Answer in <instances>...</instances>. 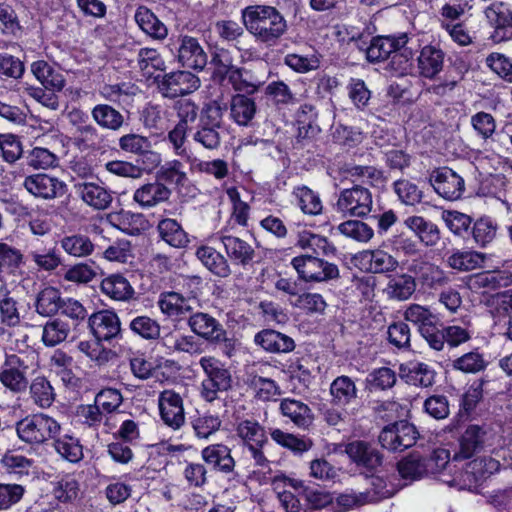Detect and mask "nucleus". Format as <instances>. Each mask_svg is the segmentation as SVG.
<instances>
[{"mask_svg":"<svg viewBox=\"0 0 512 512\" xmlns=\"http://www.w3.org/2000/svg\"><path fill=\"white\" fill-rule=\"evenodd\" d=\"M426 475L441 474L440 480L449 486L459 489L470 488L475 485L485 473H492L499 467L498 461L492 458L475 459L466 464V468L455 472L453 476H446L442 472L445 469L452 470L450 464V453L446 449H436L428 457H424Z\"/></svg>","mask_w":512,"mask_h":512,"instance_id":"1","label":"nucleus"},{"mask_svg":"<svg viewBox=\"0 0 512 512\" xmlns=\"http://www.w3.org/2000/svg\"><path fill=\"white\" fill-rule=\"evenodd\" d=\"M241 20L256 42L275 46L286 34L288 25L283 14L269 5H250L242 9Z\"/></svg>","mask_w":512,"mask_h":512,"instance_id":"2","label":"nucleus"},{"mask_svg":"<svg viewBox=\"0 0 512 512\" xmlns=\"http://www.w3.org/2000/svg\"><path fill=\"white\" fill-rule=\"evenodd\" d=\"M417 46L418 40L409 38L405 33L398 37L378 36L374 37L367 47L366 58L369 62H380L389 58L392 53H395L392 62L395 63L396 59L399 58L401 64L399 69L401 72H404L411 65L410 61Z\"/></svg>","mask_w":512,"mask_h":512,"instance_id":"3","label":"nucleus"},{"mask_svg":"<svg viewBox=\"0 0 512 512\" xmlns=\"http://www.w3.org/2000/svg\"><path fill=\"white\" fill-rule=\"evenodd\" d=\"M61 430V424L45 413L26 416L16 423L17 436L30 445L44 444L53 440Z\"/></svg>","mask_w":512,"mask_h":512,"instance_id":"4","label":"nucleus"},{"mask_svg":"<svg viewBox=\"0 0 512 512\" xmlns=\"http://www.w3.org/2000/svg\"><path fill=\"white\" fill-rule=\"evenodd\" d=\"M199 365L205 374L201 383V396L206 401H214L219 392L231 388V373L221 360L214 356H203L199 360Z\"/></svg>","mask_w":512,"mask_h":512,"instance_id":"5","label":"nucleus"},{"mask_svg":"<svg viewBox=\"0 0 512 512\" xmlns=\"http://www.w3.org/2000/svg\"><path fill=\"white\" fill-rule=\"evenodd\" d=\"M299 278L306 283H321L337 279L340 276L336 264L325 261L317 256L301 255L291 261Z\"/></svg>","mask_w":512,"mask_h":512,"instance_id":"6","label":"nucleus"},{"mask_svg":"<svg viewBox=\"0 0 512 512\" xmlns=\"http://www.w3.org/2000/svg\"><path fill=\"white\" fill-rule=\"evenodd\" d=\"M372 194L361 185L343 189L338 195L335 209L345 217L363 218L372 210Z\"/></svg>","mask_w":512,"mask_h":512,"instance_id":"7","label":"nucleus"},{"mask_svg":"<svg viewBox=\"0 0 512 512\" xmlns=\"http://www.w3.org/2000/svg\"><path fill=\"white\" fill-rule=\"evenodd\" d=\"M419 437L416 427L407 422L399 421L385 426L379 434V443L389 451H403L412 447Z\"/></svg>","mask_w":512,"mask_h":512,"instance_id":"8","label":"nucleus"},{"mask_svg":"<svg viewBox=\"0 0 512 512\" xmlns=\"http://www.w3.org/2000/svg\"><path fill=\"white\" fill-rule=\"evenodd\" d=\"M354 262L362 271L374 274L394 272L399 266L396 257L382 248L363 250L354 256Z\"/></svg>","mask_w":512,"mask_h":512,"instance_id":"9","label":"nucleus"},{"mask_svg":"<svg viewBox=\"0 0 512 512\" xmlns=\"http://www.w3.org/2000/svg\"><path fill=\"white\" fill-rule=\"evenodd\" d=\"M89 328L98 342H111L121 336V322L114 311L101 310L90 315Z\"/></svg>","mask_w":512,"mask_h":512,"instance_id":"10","label":"nucleus"},{"mask_svg":"<svg viewBox=\"0 0 512 512\" xmlns=\"http://www.w3.org/2000/svg\"><path fill=\"white\" fill-rule=\"evenodd\" d=\"M430 182L434 190L447 200L459 199L465 189L463 178L448 167L434 170L430 175Z\"/></svg>","mask_w":512,"mask_h":512,"instance_id":"11","label":"nucleus"},{"mask_svg":"<svg viewBox=\"0 0 512 512\" xmlns=\"http://www.w3.org/2000/svg\"><path fill=\"white\" fill-rule=\"evenodd\" d=\"M161 420L173 430L180 429L185 423L183 399L173 390H164L158 398Z\"/></svg>","mask_w":512,"mask_h":512,"instance_id":"12","label":"nucleus"},{"mask_svg":"<svg viewBox=\"0 0 512 512\" xmlns=\"http://www.w3.org/2000/svg\"><path fill=\"white\" fill-rule=\"evenodd\" d=\"M197 301L175 291H165L159 295L157 305L160 311L173 321H182L190 316Z\"/></svg>","mask_w":512,"mask_h":512,"instance_id":"13","label":"nucleus"},{"mask_svg":"<svg viewBox=\"0 0 512 512\" xmlns=\"http://www.w3.org/2000/svg\"><path fill=\"white\" fill-rule=\"evenodd\" d=\"M177 43V59L183 67L198 71L205 68L208 57L197 38L180 35Z\"/></svg>","mask_w":512,"mask_h":512,"instance_id":"14","label":"nucleus"},{"mask_svg":"<svg viewBox=\"0 0 512 512\" xmlns=\"http://www.w3.org/2000/svg\"><path fill=\"white\" fill-rule=\"evenodd\" d=\"M200 87V79L189 71H176L166 74L159 83L164 96L175 98L190 94Z\"/></svg>","mask_w":512,"mask_h":512,"instance_id":"15","label":"nucleus"},{"mask_svg":"<svg viewBox=\"0 0 512 512\" xmlns=\"http://www.w3.org/2000/svg\"><path fill=\"white\" fill-rule=\"evenodd\" d=\"M492 434L478 425H470L459 439V450L454 459H468L491 446Z\"/></svg>","mask_w":512,"mask_h":512,"instance_id":"16","label":"nucleus"},{"mask_svg":"<svg viewBox=\"0 0 512 512\" xmlns=\"http://www.w3.org/2000/svg\"><path fill=\"white\" fill-rule=\"evenodd\" d=\"M28 365L25 360L17 354L6 355L5 362L0 370V382L14 392L26 389V371Z\"/></svg>","mask_w":512,"mask_h":512,"instance_id":"17","label":"nucleus"},{"mask_svg":"<svg viewBox=\"0 0 512 512\" xmlns=\"http://www.w3.org/2000/svg\"><path fill=\"white\" fill-rule=\"evenodd\" d=\"M213 239L220 241L226 251L227 256L235 263L241 266L250 264L255 256L253 247L246 241L229 234L227 228L218 231Z\"/></svg>","mask_w":512,"mask_h":512,"instance_id":"18","label":"nucleus"},{"mask_svg":"<svg viewBox=\"0 0 512 512\" xmlns=\"http://www.w3.org/2000/svg\"><path fill=\"white\" fill-rule=\"evenodd\" d=\"M24 187L33 196L50 200L62 195L66 185L56 177L39 173L26 177Z\"/></svg>","mask_w":512,"mask_h":512,"instance_id":"19","label":"nucleus"},{"mask_svg":"<svg viewBox=\"0 0 512 512\" xmlns=\"http://www.w3.org/2000/svg\"><path fill=\"white\" fill-rule=\"evenodd\" d=\"M407 269L417 275L420 283L429 289L437 290L450 282L449 275L442 268L427 261L414 259Z\"/></svg>","mask_w":512,"mask_h":512,"instance_id":"20","label":"nucleus"},{"mask_svg":"<svg viewBox=\"0 0 512 512\" xmlns=\"http://www.w3.org/2000/svg\"><path fill=\"white\" fill-rule=\"evenodd\" d=\"M188 326L196 335L210 342H220L226 335L222 324L210 314L204 312L190 314Z\"/></svg>","mask_w":512,"mask_h":512,"instance_id":"21","label":"nucleus"},{"mask_svg":"<svg viewBox=\"0 0 512 512\" xmlns=\"http://www.w3.org/2000/svg\"><path fill=\"white\" fill-rule=\"evenodd\" d=\"M171 190L160 181L148 182L134 191L133 201L143 209L154 208L171 197Z\"/></svg>","mask_w":512,"mask_h":512,"instance_id":"22","label":"nucleus"},{"mask_svg":"<svg viewBox=\"0 0 512 512\" xmlns=\"http://www.w3.org/2000/svg\"><path fill=\"white\" fill-rule=\"evenodd\" d=\"M512 284V273L505 270L484 271L470 276V289L480 293H490Z\"/></svg>","mask_w":512,"mask_h":512,"instance_id":"23","label":"nucleus"},{"mask_svg":"<svg viewBox=\"0 0 512 512\" xmlns=\"http://www.w3.org/2000/svg\"><path fill=\"white\" fill-rule=\"evenodd\" d=\"M345 451L359 467L374 470L382 464V455L368 442L361 440L350 442Z\"/></svg>","mask_w":512,"mask_h":512,"instance_id":"24","label":"nucleus"},{"mask_svg":"<svg viewBox=\"0 0 512 512\" xmlns=\"http://www.w3.org/2000/svg\"><path fill=\"white\" fill-rule=\"evenodd\" d=\"M254 343L269 353H289L295 349L294 340L286 334L264 329L254 336Z\"/></svg>","mask_w":512,"mask_h":512,"instance_id":"25","label":"nucleus"},{"mask_svg":"<svg viewBox=\"0 0 512 512\" xmlns=\"http://www.w3.org/2000/svg\"><path fill=\"white\" fill-rule=\"evenodd\" d=\"M445 53L437 46H424L417 57L419 74L427 79H433L438 75L444 65Z\"/></svg>","mask_w":512,"mask_h":512,"instance_id":"26","label":"nucleus"},{"mask_svg":"<svg viewBox=\"0 0 512 512\" xmlns=\"http://www.w3.org/2000/svg\"><path fill=\"white\" fill-rule=\"evenodd\" d=\"M235 433L240 443L247 449L264 446L268 442L265 428L254 419H243L237 422Z\"/></svg>","mask_w":512,"mask_h":512,"instance_id":"27","label":"nucleus"},{"mask_svg":"<svg viewBox=\"0 0 512 512\" xmlns=\"http://www.w3.org/2000/svg\"><path fill=\"white\" fill-rule=\"evenodd\" d=\"M75 189L83 202L96 210L108 208L113 199L105 187L93 182L78 183Z\"/></svg>","mask_w":512,"mask_h":512,"instance_id":"28","label":"nucleus"},{"mask_svg":"<svg viewBox=\"0 0 512 512\" xmlns=\"http://www.w3.org/2000/svg\"><path fill=\"white\" fill-rule=\"evenodd\" d=\"M283 417L289 418L294 425L307 429L313 423V414L309 406L299 400L285 398L279 405Z\"/></svg>","mask_w":512,"mask_h":512,"instance_id":"29","label":"nucleus"},{"mask_svg":"<svg viewBox=\"0 0 512 512\" xmlns=\"http://www.w3.org/2000/svg\"><path fill=\"white\" fill-rule=\"evenodd\" d=\"M108 223L129 235H139L146 227V220L141 213L121 210L107 216Z\"/></svg>","mask_w":512,"mask_h":512,"instance_id":"30","label":"nucleus"},{"mask_svg":"<svg viewBox=\"0 0 512 512\" xmlns=\"http://www.w3.org/2000/svg\"><path fill=\"white\" fill-rule=\"evenodd\" d=\"M201 456L208 465H211L217 471L230 473L234 470L235 461L226 445H209L202 450Z\"/></svg>","mask_w":512,"mask_h":512,"instance_id":"31","label":"nucleus"},{"mask_svg":"<svg viewBox=\"0 0 512 512\" xmlns=\"http://www.w3.org/2000/svg\"><path fill=\"white\" fill-rule=\"evenodd\" d=\"M138 27L155 40H163L168 35L166 25L147 7L140 6L134 15Z\"/></svg>","mask_w":512,"mask_h":512,"instance_id":"32","label":"nucleus"},{"mask_svg":"<svg viewBox=\"0 0 512 512\" xmlns=\"http://www.w3.org/2000/svg\"><path fill=\"white\" fill-rule=\"evenodd\" d=\"M416 288L417 283L415 277L407 273H402L389 278L384 293L391 300L406 301L412 297Z\"/></svg>","mask_w":512,"mask_h":512,"instance_id":"33","label":"nucleus"},{"mask_svg":"<svg viewBox=\"0 0 512 512\" xmlns=\"http://www.w3.org/2000/svg\"><path fill=\"white\" fill-rule=\"evenodd\" d=\"M31 72L48 90L60 92L65 86L63 74L44 60L33 62L31 64Z\"/></svg>","mask_w":512,"mask_h":512,"instance_id":"34","label":"nucleus"},{"mask_svg":"<svg viewBox=\"0 0 512 512\" xmlns=\"http://www.w3.org/2000/svg\"><path fill=\"white\" fill-rule=\"evenodd\" d=\"M404 224L427 247L436 246L440 241L441 236L438 226L421 216H410L404 221Z\"/></svg>","mask_w":512,"mask_h":512,"instance_id":"35","label":"nucleus"},{"mask_svg":"<svg viewBox=\"0 0 512 512\" xmlns=\"http://www.w3.org/2000/svg\"><path fill=\"white\" fill-rule=\"evenodd\" d=\"M157 232L159 237L171 247L181 249L189 243L188 234L175 219H161L157 224Z\"/></svg>","mask_w":512,"mask_h":512,"instance_id":"36","label":"nucleus"},{"mask_svg":"<svg viewBox=\"0 0 512 512\" xmlns=\"http://www.w3.org/2000/svg\"><path fill=\"white\" fill-rule=\"evenodd\" d=\"M196 256L201 263L214 275L226 278L231 274L228 260L215 248L200 246L196 250Z\"/></svg>","mask_w":512,"mask_h":512,"instance_id":"37","label":"nucleus"},{"mask_svg":"<svg viewBox=\"0 0 512 512\" xmlns=\"http://www.w3.org/2000/svg\"><path fill=\"white\" fill-rule=\"evenodd\" d=\"M55 452L64 460L78 463L83 459V448L78 438L71 434L59 432L52 440Z\"/></svg>","mask_w":512,"mask_h":512,"instance_id":"38","label":"nucleus"},{"mask_svg":"<svg viewBox=\"0 0 512 512\" xmlns=\"http://www.w3.org/2000/svg\"><path fill=\"white\" fill-rule=\"evenodd\" d=\"M100 288L106 296L116 301H129L135 294L130 282L121 274H112L104 278Z\"/></svg>","mask_w":512,"mask_h":512,"instance_id":"39","label":"nucleus"},{"mask_svg":"<svg viewBox=\"0 0 512 512\" xmlns=\"http://www.w3.org/2000/svg\"><path fill=\"white\" fill-rule=\"evenodd\" d=\"M91 117L103 129L119 131L125 124L124 115L108 104H97L91 110Z\"/></svg>","mask_w":512,"mask_h":512,"instance_id":"40","label":"nucleus"},{"mask_svg":"<svg viewBox=\"0 0 512 512\" xmlns=\"http://www.w3.org/2000/svg\"><path fill=\"white\" fill-rule=\"evenodd\" d=\"M256 103L252 98L236 94L230 100V117L240 126H247L256 114Z\"/></svg>","mask_w":512,"mask_h":512,"instance_id":"41","label":"nucleus"},{"mask_svg":"<svg viewBox=\"0 0 512 512\" xmlns=\"http://www.w3.org/2000/svg\"><path fill=\"white\" fill-rule=\"evenodd\" d=\"M403 317L407 322L417 327L419 333L426 332L427 329L437 324V316L429 307L420 304H410L403 312Z\"/></svg>","mask_w":512,"mask_h":512,"instance_id":"42","label":"nucleus"},{"mask_svg":"<svg viewBox=\"0 0 512 512\" xmlns=\"http://www.w3.org/2000/svg\"><path fill=\"white\" fill-rule=\"evenodd\" d=\"M61 293L58 289L48 286L43 288L36 297V312L42 316H53L61 307Z\"/></svg>","mask_w":512,"mask_h":512,"instance_id":"43","label":"nucleus"},{"mask_svg":"<svg viewBox=\"0 0 512 512\" xmlns=\"http://www.w3.org/2000/svg\"><path fill=\"white\" fill-rule=\"evenodd\" d=\"M485 16L497 31L512 27V6L508 2H493L485 9Z\"/></svg>","mask_w":512,"mask_h":512,"instance_id":"44","label":"nucleus"},{"mask_svg":"<svg viewBox=\"0 0 512 512\" xmlns=\"http://www.w3.org/2000/svg\"><path fill=\"white\" fill-rule=\"evenodd\" d=\"M60 245L68 255L73 257L90 256L96 247L90 238L83 234L64 236L60 240Z\"/></svg>","mask_w":512,"mask_h":512,"instance_id":"45","label":"nucleus"},{"mask_svg":"<svg viewBox=\"0 0 512 512\" xmlns=\"http://www.w3.org/2000/svg\"><path fill=\"white\" fill-rule=\"evenodd\" d=\"M269 434L276 444L294 453H303L312 447V441L310 439L297 437L279 428H270Z\"/></svg>","mask_w":512,"mask_h":512,"instance_id":"46","label":"nucleus"},{"mask_svg":"<svg viewBox=\"0 0 512 512\" xmlns=\"http://www.w3.org/2000/svg\"><path fill=\"white\" fill-rule=\"evenodd\" d=\"M30 397L40 408H49L55 400V392L45 377H36L30 385Z\"/></svg>","mask_w":512,"mask_h":512,"instance_id":"47","label":"nucleus"},{"mask_svg":"<svg viewBox=\"0 0 512 512\" xmlns=\"http://www.w3.org/2000/svg\"><path fill=\"white\" fill-rule=\"evenodd\" d=\"M426 469L424 457L416 453L410 454L398 463L400 476L410 482L427 476Z\"/></svg>","mask_w":512,"mask_h":512,"instance_id":"48","label":"nucleus"},{"mask_svg":"<svg viewBox=\"0 0 512 512\" xmlns=\"http://www.w3.org/2000/svg\"><path fill=\"white\" fill-rule=\"evenodd\" d=\"M333 402L346 405L357 397L355 383L348 376L337 377L330 386Z\"/></svg>","mask_w":512,"mask_h":512,"instance_id":"49","label":"nucleus"},{"mask_svg":"<svg viewBox=\"0 0 512 512\" xmlns=\"http://www.w3.org/2000/svg\"><path fill=\"white\" fill-rule=\"evenodd\" d=\"M297 205L301 211L309 215H318L322 211V202L317 193L306 186L297 187L293 191Z\"/></svg>","mask_w":512,"mask_h":512,"instance_id":"50","label":"nucleus"},{"mask_svg":"<svg viewBox=\"0 0 512 512\" xmlns=\"http://www.w3.org/2000/svg\"><path fill=\"white\" fill-rule=\"evenodd\" d=\"M483 262L484 256L481 253L475 251L457 250L447 259L449 267L459 271H469L476 269L480 267Z\"/></svg>","mask_w":512,"mask_h":512,"instance_id":"51","label":"nucleus"},{"mask_svg":"<svg viewBox=\"0 0 512 512\" xmlns=\"http://www.w3.org/2000/svg\"><path fill=\"white\" fill-rule=\"evenodd\" d=\"M386 497L384 492L365 491V492H348L337 497V504L345 510L362 506L367 503L376 502Z\"/></svg>","mask_w":512,"mask_h":512,"instance_id":"52","label":"nucleus"},{"mask_svg":"<svg viewBox=\"0 0 512 512\" xmlns=\"http://www.w3.org/2000/svg\"><path fill=\"white\" fill-rule=\"evenodd\" d=\"M69 331V325L65 321L50 320L43 327L42 342L47 347H54L66 340Z\"/></svg>","mask_w":512,"mask_h":512,"instance_id":"53","label":"nucleus"},{"mask_svg":"<svg viewBox=\"0 0 512 512\" xmlns=\"http://www.w3.org/2000/svg\"><path fill=\"white\" fill-rule=\"evenodd\" d=\"M337 229L343 236L362 243L370 241L374 236L373 229L359 220H347L339 224Z\"/></svg>","mask_w":512,"mask_h":512,"instance_id":"54","label":"nucleus"},{"mask_svg":"<svg viewBox=\"0 0 512 512\" xmlns=\"http://www.w3.org/2000/svg\"><path fill=\"white\" fill-rule=\"evenodd\" d=\"M1 465L9 474L28 475L34 461L15 451H7L1 458Z\"/></svg>","mask_w":512,"mask_h":512,"instance_id":"55","label":"nucleus"},{"mask_svg":"<svg viewBox=\"0 0 512 512\" xmlns=\"http://www.w3.org/2000/svg\"><path fill=\"white\" fill-rule=\"evenodd\" d=\"M221 420L217 415L202 414L194 417L191 421L192 428L197 438L208 439L221 427Z\"/></svg>","mask_w":512,"mask_h":512,"instance_id":"56","label":"nucleus"},{"mask_svg":"<svg viewBox=\"0 0 512 512\" xmlns=\"http://www.w3.org/2000/svg\"><path fill=\"white\" fill-rule=\"evenodd\" d=\"M129 328L134 334L146 340L157 339L160 336V324L148 316L135 317L131 320Z\"/></svg>","mask_w":512,"mask_h":512,"instance_id":"57","label":"nucleus"},{"mask_svg":"<svg viewBox=\"0 0 512 512\" xmlns=\"http://www.w3.org/2000/svg\"><path fill=\"white\" fill-rule=\"evenodd\" d=\"M226 77L234 90L245 93H254L258 90L259 84L252 80L250 73L242 68H230Z\"/></svg>","mask_w":512,"mask_h":512,"instance_id":"58","label":"nucleus"},{"mask_svg":"<svg viewBox=\"0 0 512 512\" xmlns=\"http://www.w3.org/2000/svg\"><path fill=\"white\" fill-rule=\"evenodd\" d=\"M394 191L400 201L406 205H416L421 202L423 192L419 187L407 180L400 179L394 182Z\"/></svg>","mask_w":512,"mask_h":512,"instance_id":"59","label":"nucleus"},{"mask_svg":"<svg viewBox=\"0 0 512 512\" xmlns=\"http://www.w3.org/2000/svg\"><path fill=\"white\" fill-rule=\"evenodd\" d=\"M487 362L478 351L463 354L453 361V368L464 373H477L485 369Z\"/></svg>","mask_w":512,"mask_h":512,"instance_id":"60","label":"nucleus"},{"mask_svg":"<svg viewBox=\"0 0 512 512\" xmlns=\"http://www.w3.org/2000/svg\"><path fill=\"white\" fill-rule=\"evenodd\" d=\"M0 151L4 161L8 163L16 162L23 154L19 137L12 133L0 134Z\"/></svg>","mask_w":512,"mask_h":512,"instance_id":"61","label":"nucleus"},{"mask_svg":"<svg viewBox=\"0 0 512 512\" xmlns=\"http://www.w3.org/2000/svg\"><path fill=\"white\" fill-rule=\"evenodd\" d=\"M28 258L35 264L38 270L53 271L61 264V258L55 249L30 251Z\"/></svg>","mask_w":512,"mask_h":512,"instance_id":"62","label":"nucleus"},{"mask_svg":"<svg viewBox=\"0 0 512 512\" xmlns=\"http://www.w3.org/2000/svg\"><path fill=\"white\" fill-rule=\"evenodd\" d=\"M345 173L352 182L375 185L382 180V173L373 166H349Z\"/></svg>","mask_w":512,"mask_h":512,"instance_id":"63","label":"nucleus"},{"mask_svg":"<svg viewBox=\"0 0 512 512\" xmlns=\"http://www.w3.org/2000/svg\"><path fill=\"white\" fill-rule=\"evenodd\" d=\"M123 402L122 394L114 388H105L97 393L95 403L106 414L111 415Z\"/></svg>","mask_w":512,"mask_h":512,"instance_id":"64","label":"nucleus"}]
</instances>
